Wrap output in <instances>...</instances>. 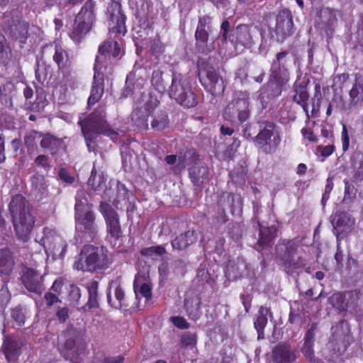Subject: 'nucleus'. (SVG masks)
<instances>
[{"label": "nucleus", "mask_w": 363, "mask_h": 363, "mask_svg": "<svg viewBox=\"0 0 363 363\" xmlns=\"http://www.w3.org/2000/svg\"><path fill=\"white\" fill-rule=\"evenodd\" d=\"M123 50L116 40L105 41L99 48V55L96 57L94 75L88 104H94L104 93V77L112 73L113 60L120 58Z\"/></svg>", "instance_id": "f257e3e1"}, {"label": "nucleus", "mask_w": 363, "mask_h": 363, "mask_svg": "<svg viewBox=\"0 0 363 363\" xmlns=\"http://www.w3.org/2000/svg\"><path fill=\"white\" fill-rule=\"evenodd\" d=\"M9 208L17 238L27 242L35 224L29 203L23 196L17 194L12 197Z\"/></svg>", "instance_id": "f03ea898"}, {"label": "nucleus", "mask_w": 363, "mask_h": 363, "mask_svg": "<svg viewBox=\"0 0 363 363\" xmlns=\"http://www.w3.org/2000/svg\"><path fill=\"white\" fill-rule=\"evenodd\" d=\"M111 263V254L104 246L86 245L76 257L74 268L78 271L93 272L106 269Z\"/></svg>", "instance_id": "7ed1b4c3"}, {"label": "nucleus", "mask_w": 363, "mask_h": 363, "mask_svg": "<svg viewBox=\"0 0 363 363\" xmlns=\"http://www.w3.org/2000/svg\"><path fill=\"white\" fill-rule=\"evenodd\" d=\"M105 118L104 108H99L91 113L84 121L79 122L89 152L94 149V139L97 135L104 134L113 140L116 138L117 133L108 127Z\"/></svg>", "instance_id": "20e7f679"}, {"label": "nucleus", "mask_w": 363, "mask_h": 363, "mask_svg": "<svg viewBox=\"0 0 363 363\" xmlns=\"http://www.w3.org/2000/svg\"><path fill=\"white\" fill-rule=\"evenodd\" d=\"M91 208L86 192L84 189L79 190L75 203L76 228L84 233V238L87 240H93L97 234V226Z\"/></svg>", "instance_id": "39448f33"}, {"label": "nucleus", "mask_w": 363, "mask_h": 363, "mask_svg": "<svg viewBox=\"0 0 363 363\" xmlns=\"http://www.w3.org/2000/svg\"><path fill=\"white\" fill-rule=\"evenodd\" d=\"M170 98L185 107H193L196 104L194 94L188 79L180 73L173 72L172 83L168 89Z\"/></svg>", "instance_id": "423d86ee"}, {"label": "nucleus", "mask_w": 363, "mask_h": 363, "mask_svg": "<svg viewBox=\"0 0 363 363\" xmlns=\"http://www.w3.org/2000/svg\"><path fill=\"white\" fill-rule=\"evenodd\" d=\"M249 98L247 92L235 93L233 99L223 110L224 119L231 123H235L237 121L240 123L245 122L250 116Z\"/></svg>", "instance_id": "0eeeda50"}, {"label": "nucleus", "mask_w": 363, "mask_h": 363, "mask_svg": "<svg viewBox=\"0 0 363 363\" xmlns=\"http://www.w3.org/2000/svg\"><path fill=\"white\" fill-rule=\"evenodd\" d=\"M160 100L153 94L143 93L135 102L131 118L135 125L140 128L147 127V118L158 106Z\"/></svg>", "instance_id": "6e6552de"}, {"label": "nucleus", "mask_w": 363, "mask_h": 363, "mask_svg": "<svg viewBox=\"0 0 363 363\" xmlns=\"http://www.w3.org/2000/svg\"><path fill=\"white\" fill-rule=\"evenodd\" d=\"M43 233L42 238H35V242L44 247L48 255L51 254L55 259L62 258L66 253L67 242L52 228H45Z\"/></svg>", "instance_id": "1a4fd4ad"}, {"label": "nucleus", "mask_w": 363, "mask_h": 363, "mask_svg": "<svg viewBox=\"0 0 363 363\" xmlns=\"http://www.w3.org/2000/svg\"><path fill=\"white\" fill-rule=\"evenodd\" d=\"M94 19V3L87 1L76 16L71 38L74 41L80 40L90 30Z\"/></svg>", "instance_id": "9d476101"}, {"label": "nucleus", "mask_w": 363, "mask_h": 363, "mask_svg": "<svg viewBox=\"0 0 363 363\" xmlns=\"http://www.w3.org/2000/svg\"><path fill=\"white\" fill-rule=\"evenodd\" d=\"M281 141L279 133L272 122H262L259 124V133L257 135V142L265 152L274 151Z\"/></svg>", "instance_id": "9b49d317"}, {"label": "nucleus", "mask_w": 363, "mask_h": 363, "mask_svg": "<svg viewBox=\"0 0 363 363\" xmlns=\"http://www.w3.org/2000/svg\"><path fill=\"white\" fill-rule=\"evenodd\" d=\"M298 244L295 240L283 241L277 246V252L286 267L301 268L305 266L304 260L298 253Z\"/></svg>", "instance_id": "f8f14e48"}, {"label": "nucleus", "mask_w": 363, "mask_h": 363, "mask_svg": "<svg viewBox=\"0 0 363 363\" xmlns=\"http://www.w3.org/2000/svg\"><path fill=\"white\" fill-rule=\"evenodd\" d=\"M255 28L248 25H239L230 30L228 36L237 52L250 49L254 45L253 35Z\"/></svg>", "instance_id": "ddd939ff"}, {"label": "nucleus", "mask_w": 363, "mask_h": 363, "mask_svg": "<svg viewBox=\"0 0 363 363\" xmlns=\"http://www.w3.org/2000/svg\"><path fill=\"white\" fill-rule=\"evenodd\" d=\"M200 74L202 85L213 96H220L224 92V81L213 66L206 65L201 69Z\"/></svg>", "instance_id": "4468645a"}, {"label": "nucleus", "mask_w": 363, "mask_h": 363, "mask_svg": "<svg viewBox=\"0 0 363 363\" xmlns=\"http://www.w3.org/2000/svg\"><path fill=\"white\" fill-rule=\"evenodd\" d=\"M101 211L103 213L107 226L108 238L110 241L118 240L122 236V231L117 213L107 203H101Z\"/></svg>", "instance_id": "2eb2a0df"}, {"label": "nucleus", "mask_w": 363, "mask_h": 363, "mask_svg": "<svg viewBox=\"0 0 363 363\" xmlns=\"http://www.w3.org/2000/svg\"><path fill=\"white\" fill-rule=\"evenodd\" d=\"M67 337L65 342L66 351L64 356L66 359L69 360L71 363H79V352L82 350L83 346L81 345V335L79 331L75 329L67 330Z\"/></svg>", "instance_id": "dca6fc26"}, {"label": "nucleus", "mask_w": 363, "mask_h": 363, "mask_svg": "<svg viewBox=\"0 0 363 363\" xmlns=\"http://www.w3.org/2000/svg\"><path fill=\"white\" fill-rule=\"evenodd\" d=\"M287 54V52H279L271 66L270 80L276 82L278 86L286 84L289 79V73L285 60Z\"/></svg>", "instance_id": "f3484780"}, {"label": "nucleus", "mask_w": 363, "mask_h": 363, "mask_svg": "<svg viewBox=\"0 0 363 363\" xmlns=\"http://www.w3.org/2000/svg\"><path fill=\"white\" fill-rule=\"evenodd\" d=\"M293 18L289 10L281 11L277 16L275 34L277 40L282 41L292 34Z\"/></svg>", "instance_id": "a211bd4d"}, {"label": "nucleus", "mask_w": 363, "mask_h": 363, "mask_svg": "<svg viewBox=\"0 0 363 363\" xmlns=\"http://www.w3.org/2000/svg\"><path fill=\"white\" fill-rule=\"evenodd\" d=\"M108 15L110 29L113 32L124 35L126 33L125 17L121 13V5L118 3L111 4L108 8Z\"/></svg>", "instance_id": "6ab92c4d"}, {"label": "nucleus", "mask_w": 363, "mask_h": 363, "mask_svg": "<svg viewBox=\"0 0 363 363\" xmlns=\"http://www.w3.org/2000/svg\"><path fill=\"white\" fill-rule=\"evenodd\" d=\"M25 287L30 292L40 294L43 291V276L36 269L26 268L22 275Z\"/></svg>", "instance_id": "aec40b11"}, {"label": "nucleus", "mask_w": 363, "mask_h": 363, "mask_svg": "<svg viewBox=\"0 0 363 363\" xmlns=\"http://www.w3.org/2000/svg\"><path fill=\"white\" fill-rule=\"evenodd\" d=\"M332 224L337 235V238L344 236L351 231L354 225V220L350 215L345 212L337 213L333 220Z\"/></svg>", "instance_id": "412c9836"}, {"label": "nucleus", "mask_w": 363, "mask_h": 363, "mask_svg": "<svg viewBox=\"0 0 363 363\" xmlns=\"http://www.w3.org/2000/svg\"><path fill=\"white\" fill-rule=\"evenodd\" d=\"M22 347V341L11 337H6L1 350L8 361L15 362L21 354Z\"/></svg>", "instance_id": "4be33fe9"}, {"label": "nucleus", "mask_w": 363, "mask_h": 363, "mask_svg": "<svg viewBox=\"0 0 363 363\" xmlns=\"http://www.w3.org/2000/svg\"><path fill=\"white\" fill-rule=\"evenodd\" d=\"M134 291L135 296L138 297L140 294L143 297L145 298L146 300H150L152 298V284L149 279V277L145 274H141L138 273L135 278L134 284Z\"/></svg>", "instance_id": "5701e85b"}, {"label": "nucleus", "mask_w": 363, "mask_h": 363, "mask_svg": "<svg viewBox=\"0 0 363 363\" xmlns=\"http://www.w3.org/2000/svg\"><path fill=\"white\" fill-rule=\"evenodd\" d=\"M337 22L335 12L329 8H321L318 12L315 23L320 29L330 30Z\"/></svg>", "instance_id": "b1692460"}, {"label": "nucleus", "mask_w": 363, "mask_h": 363, "mask_svg": "<svg viewBox=\"0 0 363 363\" xmlns=\"http://www.w3.org/2000/svg\"><path fill=\"white\" fill-rule=\"evenodd\" d=\"M273 357L277 363H291L296 359V352L288 345H281L275 347Z\"/></svg>", "instance_id": "393cba45"}, {"label": "nucleus", "mask_w": 363, "mask_h": 363, "mask_svg": "<svg viewBox=\"0 0 363 363\" xmlns=\"http://www.w3.org/2000/svg\"><path fill=\"white\" fill-rule=\"evenodd\" d=\"M198 233L194 230H188L177 236L172 241L174 250H182L194 243L197 240Z\"/></svg>", "instance_id": "a878e982"}, {"label": "nucleus", "mask_w": 363, "mask_h": 363, "mask_svg": "<svg viewBox=\"0 0 363 363\" xmlns=\"http://www.w3.org/2000/svg\"><path fill=\"white\" fill-rule=\"evenodd\" d=\"M53 60L57 65L58 68L62 73L69 71V68L71 65L69 55L61 45H55Z\"/></svg>", "instance_id": "bb28decb"}, {"label": "nucleus", "mask_w": 363, "mask_h": 363, "mask_svg": "<svg viewBox=\"0 0 363 363\" xmlns=\"http://www.w3.org/2000/svg\"><path fill=\"white\" fill-rule=\"evenodd\" d=\"M295 94L293 96L294 101L301 105L307 117V122H309L310 113L308 109V94L306 87L304 85L298 84L297 82L294 84Z\"/></svg>", "instance_id": "cd10ccee"}, {"label": "nucleus", "mask_w": 363, "mask_h": 363, "mask_svg": "<svg viewBox=\"0 0 363 363\" xmlns=\"http://www.w3.org/2000/svg\"><path fill=\"white\" fill-rule=\"evenodd\" d=\"M14 260L11 252L7 249L0 250V275L9 276L13 268Z\"/></svg>", "instance_id": "c85d7f7f"}, {"label": "nucleus", "mask_w": 363, "mask_h": 363, "mask_svg": "<svg viewBox=\"0 0 363 363\" xmlns=\"http://www.w3.org/2000/svg\"><path fill=\"white\" fill-rule=\"evenodd\" d=\"M315 329L316 325L312 324L311 328L306 333L304 337V344L301 348L303 354L310 361H312L314 357L313 347Z\"/></svg>", "instance_id": "c756f323"}, {"label": "nucleus", "mask_w": 363, "mask_h": 363, "mask_svg": "<svg viewBox=\"0 0 363 363\" xmlns=\"http://www.w3.org/2000/svg\"><path fill=\"white\" fill-rule=\"evenodd\" d=\"M351 103L355 104L363 101V76L356 74L352 87L350 91Z\"/></svg>", "instance_id": "7c9ffc66"}, {"label": "nucleus", "mask_w": 363, "mask_h": 363, "mask_svg": "<svg viewBox=\"0 0 363 363\" xmlns=\"http://www.w3.org/2000/svg\"><path fill=\"white\" fill-rule=\"evenodd\" d=\"M196 47L202 52H208L214 49L213 42L208 43L207 30H196L195 33Z\"/></svg>", "instance_id": "2f4dec72"}, {"label": "nucleus", "mask_w": 363, "mask_h": 363, "mask_svg": "<svg viewBox=\"0 0 363 363\" xmlns=\"http://www.w3.org/2000/svg\"><path fill=\"white\" fill-rule=\"evenodd\" d=\"M269 312V309L266 307H260L258 315L254 322L255 328L258 334V339L264 338V329L267 323V315Z\"/></svg>", "instance_id": "473e14b6"}, {"label": "nucleus", "mask_w": 363, "mask_h": 363, "mask_svg": "<svg viewBox=\"0 0 363 363\" xmlns=\"http://www.w3.org/2000/svg\"><path fill=\"white\" fill-rule=\"evenodd\" d=\"M109 287L110 289L114 288V295L116 300L113 301L111 299L110 292H108L107 294L108 302L109 303L110 305H111L113 307L116 308L122 307V306L123 305L125 296L123 290L116 281H113L110 284Z\"/></svg>", "instance_id": "72a5a7b5"}, {"label": "nucleus", "mask_w": 363, "mask_h": 363, "mask_svg": "<svg viewBox=\"0 0 363 363\" xmlns=\"http://www.w3.org/2000/svg\"><path fill=\"white\" fill-rule=\"evenodd\" d=\"M150 83L152 86L159 93L162 94L167 91V82L163 77V72L160 69L152 72Z\"/></svg>", "instance_id": "f704fd0d"}, {"label": "nucleus", "mask_w": 363, "mask_h": 363, "mask_svg": "<svg viewBox=\"0 0 363 363\" xmlns=\"http://www.w3.org/2000/svg\"><path fill=\"white\" fill-rule=\"evenodd\" d=\"M277 229L274 226L265 228L259 227V238L258 244L262 247H265L269 245L276 235Z\"/></svg>", "instance_id": "c9c22d12"}, {"label": "nucleus", "mask_w": 363, "mask_h": 363, "mask_svg": "<svg viewBox=\"0 0 363 363\" xmlns=\"http://www.w3.org/2000/svg\"><path fill=\"white\" fill-rule=\"evenodd\" d=\"M105 184V178L102 172H97L95 164L91 169V176L88 180V185L94 191L101 190Z\"/></svg>", "instance_id": "e433bc0d"}, {"label": "nucleus", "mask_w": 363, "mask_h": 363, "mask_svg": "<svg viewBox=\"0 0 363 363\" xmlns=\"http://www.w3.org/2000/svg\"><path fill=\"white\" fill-rule=\"evenodd\" d=\"M40 145L43 148L48 149L52 154H54L60 147L61 141L50 135H46L41 140Z\"/></svg>", "instance_id": "4c0bfd02"}, {"label": "nucleus", "mask_w": 363, "mask_h": 363, "mask_svg": "<svg viewBox=\"0 0 363 363\" xmlns=\"http://www.w3.org/2000/svg\"><path fill=\"white\" fill-rule=\"evenodd\" d=\"M352 166L354 172L355 177L358 179L363 178V154L356 152L352 157Z\"/></svg>", "instance_id": "58836bf2"}, {"label": "nucleus", "mask_w": 363, "mask_h": 363, "mask_svg": "<svg viewBox=\"0 0 363 363\" xmlns=\"http://www.w3.org/2000/svg\"><path fill=\"white\" fill-rule=\"evenodd\" d=\"M16 21H13V24L11 25L10 29L11 33L13 35L14 37H23L27 34L28 32V25L24 21H20L18 20V16H16Z\"/></svg>", "instance_id": "ea45409f"}, {"label": "nucleus", "mask_w": 363, "mask_h": 363, "mask_svg": "<svg viewBox=\"0 0 363 363\" xmlns=\"http://www.w3.org/2000/svg\"><path fill=\"white\" fill-rule=\"evenodd\" d=\"M98 281H91L87 286V290L89 293V307L94 308L98 306Z\"/></svg>", "instance_id": "a19ab883"}, {"label": "nucleus", "mask_w": 363, "mask_h": 363, "mask_svg": "<svg viewBox=\"0 0 363 363\" xmlns=\"http://www.w3.org/2000/svg\"><path fill=\"white\" fill-rule=\"evenodd\" d=\"M350 84L349 80V74L342 73L337 74L333 78V89L335 91H341L344 88H347Z\"/></svg>", "instance_id": "79ce46f5"}, {"label": "nucleus", "mask_w": 363, "mask_h": 363, "mask_svg": "<svg viewBox=\"0 0 363 363\" xmlns=\"http://www.w3.org/2000/svg\"><path fill=\"white\" fill-rule=\"evenodd\" d=\"M345 310H354L358 305L359 294L357 291L345 292Z\"/></svg>", "instance_id": "37998d69"}, {"label": "nucleus", "mask_w": 363, "mask_h": 363, "mask_svg": "<svg viewBox=\"0 0 363 363\" xmlns=\"http://www.w3.org/2000/svg\"><path fill=\"white\" fill-rule=\"evenodd\" d=\"M11 318L15 322L13 327H21L24 325L26 320V313L23 308L16 307L11 311Z\"/></svg>", "instance_id": "c03bdc74"}, {"label": "nucleus", "mask_w": 363, "mask_h": 363, "mask_svg": "<svg viewBox=\"0 0 363 363\" xmlns=\"http://www.w3.org/2000/svg\"><path fill=\"white\" fill-rule=\"evenodd\" d=\"M330 303L340 310H345V292L334 294L329 298Z\"/></svg>", "instance_id": "a18cd8bd"}, {"label": "nucleus", "mask_w": 363, "mask_h": 363, "mask_svg": "<svg viewBox=\"0 0 363 363\" xmlns=\"http://www.w3.org/2000/svg\"><path fill=\"white\" fill-rule=\"evenodd\" d=\"M169 123L167 115L160 114L154 118L152 122V127L157 130H162L164 129Z\"/></svg>", "instance_id": "49530a36"}, {"label": "nucleus", "mask_w": 363, "mask_h": 363, "mask_svg": "<svg viewBox=\"0 0 363 363\" xmlns=\"http://www.w3.org/2000/svg\"><path fill=\"white\" fill-rule=\"evenodd\" d=\"M62 74L63 77L61 82L66 87V89L70 88L72 90H73L78 86V82L76 77L70 74L69 70L62 73Z\"/></svg>", "instance_id": "de8ad7c7"}, {"label": "nucleus", "mask_w": 363, "mask_h": 363, "mask_svg": "<svg viewBox=\"0 0 363 363\" xmlns=\"http://www.w3.org/2000/svg\"><path fill=\"white\" fill-rule=\"evenodd\" d=\"M315 98H316V101L315 99H313L312 110L311 111L310 118L316 117L320 108L321 94L320 92V87L318 85L315 86Z\"/></svg>", "instance_id": "09e8293b"}, {"label": "nucleus", "mask_w": 363, "mask_h": 363, "mask_svg": "<svg viewBox=\"0 0 363 363\" xmlns=\"http://www.w3.org/2000/svg\"><path fill=\"white\" fill-rule=\"evenodd\" d=\"M33 186L39 192H43L46 189L45 179L41 175H35L31 179Z\"/></svg>", "instance_id": "8fccbe9b"}, {"label": "nucleus", "mask_w": 363, "mask_h": 363, "mask_svg": "<svg viewBox=\"0 0 363 363\" xmlns=\"http://www.w3.org/2000/svg\"><path fill=\"white\" fill-rule=\"evenodd\" d=\"M306 127H304L301 129V133L303 135V137L308 140L309 142L315 143L317 141L318 138L317 136L313 133V132L311 130V121L307 122V120L306 121Z\"/></svg>", "instance_id": "3c124183"}, {"label": "nucleus", "mask_w": 363, "mask_h": 363, "mask_svg": "<svg viewBox=\"0 0 363 363\" xmlns=\"http://www.w3.org/2000/svg\"><path fill=\"white\" fill-rule=\"evenodd\" d=\"M9 53L10 48L6 43V39L0 34V61H4L5 59L9 58Z\"/></svg>", "instance_id": "603ef678"}, {"label": "nucleus", "mask_w": 363, "mask_h": 363, "mask_svg": "<svg viewBox=\"0 0 363 363\" xmlns=\"http://www.w3.org/2000/svg\"><path fill=\"white\" fill-rule=\"evenodd\" d=\"M165 249L162 246H153L145 248L141 251V253L145 255L152 256L154 254L157 255H162L165 253Z\"/></svg>", "instance_id": "864d4df0"}, {"label": "nucleus", "mask_w": 363, "mask_h": 363, "mask_svg": "<svg viewBox=\"0 0 363 363\" xmlns=\"http://www.w3.org/2000/svg\"><path fill=\"white\" fill-rule=\"evenodd\" d=\"M196 343V335L186 333L182 337V344L186 347H194Z\"/></svg>", "instance_id": "5fc2aeb1"}, {"label": "nucleus", "mask_w": 363, "mask_h": 363, "mask_svg": "<svg viewBox=\"0 0 363 363\" xmlns=\"http://www.w3.org/2000/svg\"><path fill=\"white\" fill-rule=\"evenodd\" d=\"M341 142H342V149L343 152H346L350 145V136L348 134L347 126L343 124L342 125V130L341 133Z\"/></svg>", "instance_id": "6e6d98bb"}, {"label": "nucleus", "mask_w": 363, "mask_h": 363, "mask_svg": "<svg viewBox=\"0 0 363 363\" xmlns=\"http://www.w3.org/2000/svg\"><path fill=\"white\" fill-rule=\"evenodd\" d=\"M150 50L155 55H158L163 51V48L160 39H154L150 43Z\"/></svg>", "instance_id": "4d7b16f0"}, {"label": "nucleus", "mask_w": 363, "mask_h": 363, "mask_svg": "<svg viewBox=\"0 0 363 363\" xmlns=\"http://www.w3.org/2000/svg\"><path fill=\"white\" fill-rule=\"evenodd\" d=\"M173 324L179 328L186 329L189 328V323L186 319L182 317L176 316L172 318Z\"/></svg>", "instance_id": "13d9d810"}, {"label": "nucleus", "mask_w": 363, "mask_h": 363, "mask_svg": "<svg viewBox=\"0 0 363 363\" xmlns=\"http://www.w3.org/2000/svg\"><path fill=\"white\" fill-rule=\"evenodd\" d=\"M210 22L211 18L209 16H204L203 17H201L199 20V23L196 30H206V28H208Z\"/></svg>", "instance_id": "bf43d9fd"}, {"label": "nucleus", "mask_w": 363, "mask_h": 363, "mask_svg": "<svg viewBox=\"0 0 363 363\" xmlns=\"http://www.w3.org/2000/svg\"><path fill=\"white\" fill-rule=\"evenodd\" d=\"M230 23L227 20L223 21L220 26V33L224 41H225L229 36L228 33L230 31Z\"/></svg>", "instance_id": "052dcab7"}, {"label": "nucleus", "mask_w": 363, "mask_h": 363, "mask_svg": "<svg viewBox=\"0 0 363 363\" xmlns=\"http://www.w3.org/2000/svg\"><path fill=\"white\" fill-rule=\"evenodd\" d=\"M69 296L74 301H78L81 297L80 289L77 286H71Z\"/></svg>", "instance_id": "680f3d73"}, {"label": "nucleus", "mask_w": 363, "mask_h": 363, "mask_svg": "<svg viewBox=\"0 0 363 363\" xmlns=\"http://www.w3.org/2000/svg\"><path fill=\"white\" fill-rule=\"evenodd\" d=\"M45 298L46 299V301L49 306H52L55 303H57L59 301V298L57 296V294H53L52 292H48L45 295Z\"/></svg>", "instance_id": "e2e57ef3"}, {"label": "nucleus", "mask_w": 363, "mask_h": 363, "mask_svg": "<svg viewBox=\"0 0 363 363\" xmlns=\"http://www.w3.org/2000/svg\"><path fill=\"white\" fill-rule=\"evenodd\" d=\"M345 199L350 198L354 194V186L348 181L345 180Z\"/></svg>", "instance_id": "0e129e2a"}, {"label": "nucleus", "mask_w": 363, "mask_h": 363, "mask_svg": "<svg viewBox=\"0 0 363 363\" xmlns=\"http://www.w3.org/2000/svg\"><path fill=\"white\" fill-rule=\"evenodd\" d=\"M59 177L67 183L71 184L74 181V179L69 175L68 172L65 169H61L59 171Z\"/></svg>", "instance_id": "69168bd1"}, {"label": "nucleus", "mask_w": 363, "mask_h": 363, "mask_svg": "<svg viewBox=\"0 0 363 363\" xmlns=\"http://www.w3.org/2000/svg\"><path fill=\"white\" fill-rule=\"evenodd\" d=\"M334 152V146L331 145H325L320 148L321 155L328 157Z\"/></svg>", "instance_id": "338daca9"}, {"label": "nucleus", "mask_w": 363, "mask_h": 363, "mask_svg": "<svg viewBox=\"0 0 363 363\" xmlns=\"http://www.w3.org/2000/svg\"><path fill=\"white\" fill-rule=\"evenodd\" d=\"M123 361V357L117 356L113 357L106 358L102 363H121Z\"/></svg>", "instance_id": "774afa93"}]
</instances>
